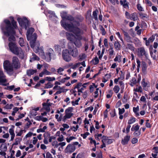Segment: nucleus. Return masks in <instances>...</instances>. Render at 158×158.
<instances>
[{
  "label": "nucleus",
  "mask_w": 158,
  "mask_h": 158,
  "mask_svg": "<svg viewBox=\"0 0 158 158\" xmlns=\"http://www.w3.org/2000/svg\"><path fill=\"white\" fill-rule=\"evenodd\" d=\"M142 85L143 87H146L148 85V83L145 81L144 79L142 80Z\"/></svg>",
  "instance_id": "obj_59"
},
{
  "label": "nucleus",
  "mask_w": 158,
  "mask_h": 158,
  "mask_svg": "<svg viewBox=\"0 0 158 158\" xmlns=\"http://www.w3.org/2000/svg\"><path fill=\"white\" fill-rule=\"evenodd\" d=\"M39 60V58L35 54H32L30 58V61L32 62L34 60Z\"/></svg>",
  "instance_id": "obj_27"
},
{
  "label": "nucleus",
  "mask_w": 158,
  "mask_h": 158,
  "mask_svg": "<svg viewBox=\"0 0 158 158\" xmlns=\"http://www.w3.org/2000/svg\"><path fill=\"white\" fill-rule=\"evenodd\" d=\"M55 77H45V80L46 81H55Z\"/></svg>",
  "instance_id": "obj_40"
},
{
  "label": "nucleus",
  "mask_w": 158,
  "mask_h": 158,
  "mask_svg": "<svg viewBox=\"0 0 158 158\" xmlns=\"http://www.w3.org/2000/svg\"><path fill=\"white\" fill-rule=\"evenodd\" d=\"M72 43L70 42L69 44L68 48L70 49V53L71 55L73 57H76L78 56L79 52L78 49L76 48H74L72 49L70 47V45H71Z\"/></svg>",
  "instance_id": "obj_14"
},
{
  "label": "nucleus",
  "mask_w": 158,
  "mask_h": 158,
  "mask_svg": "<svg viewBox=\"0 0 158 158\" xmlns=\"http://www.w3.org/2000/svg\"><path fill=\"white\" fill-rule=\"evenodd\" d=\"M127 48L132 51H134L135 50V48L131 44H127Z\"/></svg>",
  "instance_id": "obj_49"
},
{
  "label": "nucleus",
  "mask_w": 158,
  "mask_h": 158,
  "mask_svg": "<svg viewBox=\"0 0 158 158\" xmlns=\"http://www.w3.org/2000/svg\"><path fill=\"white\" fill-rule=\"evenodd\" d=\"M89 134V133L88 132H86L84 134H81V135L84 139H85L86 138L87 136Z\"/></svg>",
  "instance_id": "obj_60"
},
{
  "label": "nucleus",
  "mask_w": 158,
  "mask_h": 158,
  "mask_svg": "<svg viewBox=\"0 0 158 158\" xmlns=\"http://www.w3.org/2000/svg\"><path fill=\"white\" fill-rule=\"evenodd\" d=\"M44 139L43 142L45 144L48 143V138H49L48 141L49 142H52V140H55L56 139V137L54 136H50V134L48 132H45L44 134Z\"/></svg>",
  "instance_id": "obj_11"
},
{
  "label": "nucleus",
  "mask_w": 158,
  "mask_h": 158,
  "mask_svg": "<svg viewBox=\"0 0 158 158\" xmlns=\"http://www.w3.org/2000/svg\"><path fill=\"white\" fill-rule=\"evenodd\" d=\"M99 61V60L97 57H96L92 60V62L94 64H98Z\"/></svg>",
  "instance_id": "obj_46"
},
{
  "label": "nucleus",
  "mask_w": 158,
  "mask_h": 158,
  "mask_svg": "<svg viewBox=\"0 0 158 158\" xmlns=\"http://www.w3.org/2000/svg\"><path fill=\"white\" fill-rule=\"evenodd\" d=\"M12 66L15 69H18L20 67V64L19 60L16 56H14L12 58Z\"/></svg>",
  "instance_id": "obj_13"
},
{
  "label": "nucleus",
  "mask_w": 158,
  "mask_h": 158,
  "mask_svg": "<svg viewBox=\"0 0 158 158\" xmlns=\"http://www.w3.org/2000/svg\"><path fill=\"white\" fill-rule=\"evenodd\" d=\"M130 19L134 21L137 20V17L135 13H133L131 15V16L130 17Z\"/></svg>",
  "instance_id": "obj_38"
},
{
  "label": "nucleus",
  "mask_w": 158,
  "mask_h": 158,
  "mask_svg": "<svg viewBox=\"0 0 158 158\" xmlns=\"http://www.w3.org/2000/svg\"><path fill=\"white\" fill-rule=\"evenodd\" d=\"M19 110V108L17 107H15L13 109V111L12 112V115H15V113L17 112Z\"/></svg>",
  "instance_id": "obj_56"
},
{
  "label": "nucleus",
  "mask_w": 158,
  "mask_h": 158,
  "mask_svg": "<svg viewBox=\"0 0 158 158\" xmlns=\"http://www.w3.org/2000/svg\"><path fill=\"white\" fill-rule=\"evenodd\" d=\"M109 54L110 56H112L113 55L114 53V51L113 48L112 46H110V48L108 50Z\"/></svg>",
  "instance_id": "obj_48"
},
{
  "label": "nucleus",
  "mask_w": 158,
  "mask_h": 158,
  "mask_svg": "<svg viewBox=\"0 0 158 158\" xmlns=\"http://www.w3.org/2000/svg\"><path fill=\"white\" fill-rule=\"evenodd\" d=\"M6 81V76L3 73L2 71L0 70V84L6 85L5 83Z\"/></svg>",
  "instance_id": "obj_16"
},
{
  "label": "nucleus",
  "mask_w": 158,
  "mask_h": 158,
  "mask_svg": "<svg viewBox=\"0 0 158 158\" xmlns=\"http://www.w3.org/2000/svg\"><path fill=\"white\" fill-rule=\"evenodd\" d=\"M81 64V63L78 62L74 64H70V66H71V68L73 69H75L79 67Z\"/></svg>",
  "instance_id": "obj_31"
},
{
  "label": "nucleus",
  "mask_w": 158,
  "mask_h": 158,
  "mask_svg": "<svg viewBox=\"0 0 158 158\" xmlns=\"http://www.w3.org/2000/svg\"><path fill=\"white\" fill-rule=\"evenodd\" d=\"M66 36L68 40L71 42H73L76 39L74 36L73 34L69 32L66 33Z\"/></svg>",
  "instance_id": "obj_23"
},
{
  "label": "nucleus",
  "mask_w": 158,
  "mask_h": 158,
  "mask_svg": "<svg viewBox=\"0 0 158 158\" xmlns=\"http://www.w3.org/2000/svg\"><path fill=\"white\" fill-rule=\"evenodd\" d=\"M121 58L122 56L121 55L117 54L115 57L114 59V61L115 62H117L119 63L121 61Z\"/></svg>",
  "instance_id": "obj_29"
},
{
  "label": "nucleus",
  "mask_w": 158,
  "mask_h": 158,
  "mask_svg": "<svg viewBox=\"0 0 158 158\" xmlns=\"http://www.w3.org/2000/svg\"><path fill=\"white\" fill-rule=\"evenodd\" d=\"M75 146L74 144H69L65 149L66 153H71L73 152L75 150Z\"/></svg>",
  "instance_id": "obj_15"
},
{
  "label": "nucleus",
  "mask_w": 158,
  "mask_h": 158,
  "mask_svg": "<svg viewBox=\"0 0 158 158\" xmlns=\"http://www.w3.org/2000/svg\"><path fill=\"white\" fill-rule=\"evenodd\" d=\"M139 110V106H137L136 107H134L133 108V111L135 113V115L136 116L139 115V113L138 112Z\"/></svg>",
  "instance_id": "obj_33"
},
{
  "label": "nucleus",
  "mask_w": 158,
  "mask_h": 158,
  "mask_svg": "<svg viewBox=\"0 0 158 158\" xmlns=\"http://www.w3.org/2000/svg\"><path fill=\"white\" fill-rule=\"evenodd\" d=\"M53 86V85L51 84V83L49 82L47 84H45V86L44 87L45 89H48L52 88Z\"/></svg>",
  "instance_id": "obj_47"
},
{
  "label": "nucleus",
  "mask_w": 158,
  "mask_h": 158,
  "mask_svg": "<svg viewBox=\"0 0 158 158\" xmlns=\"http://www.w3.org/2000/svg\"><path fill=\"white\" fill-rule=\"evenodd\" d=\"M30 114L32 116H35L37 114V112L32 109L30 112Z\"/></svg>",
  "instance_id": "obj_55"
},
{
  "label": "nucleus",
  "mask_w": 158,
  "mask_h": 158,
  "mask_svg": "<svg viewBox=\"0 0 158 158\" xmlns=\"http://www.w3.org/2000/svg\"><path fill=\"white\" fill-rule=\"evenodd\" d=\"M9 46L10 50L13 53L18 55L21 58L23 59L24 57V53L21 48L18 47L14 43H10Z\"/></svg>",
  "instance_id": "obj_3"
},
{
  "label": "nucleus",
  "mask_w": 158,
  "mask_h": 158,
  "mask_svg": "<svg viewBox=\"0 0 158 158\" xmlns=\"http://www.w3.org/2000/svg\"><path fill=\"white\" fill-rule=\"evenodd\" d=\"M61 16L63 19H65L66 20H68L70 21H72V22H70L69 23H67L64 20H62L61 21L60 23H61V22L62 21H64V23H73V22L75 21L76 22H79L78 20L77 19H76L75 20H74L73 18L70 15H68L67 14V13L66 12H63L62 13H61Z\"/></svg>",
  "instance_id": "obj_7"
},
{
  "label": "nucleus",
  "mask_w": 158,
  "mask_h": 158,
  "mask_svg": "<svg viewBox=\"0 0 158 158\" xmlns=\"http://www.w3.org/2000/svg\"><path fill=\"white\" fill-rule=\"evenodd\" d=\"M114 45L116 50H120L121 45L118 41H115L114 43Z\"/></svg>",
  "instance_id": "obj_26"
},
{
  "label": "nucleus",
  "mask_w": 158,
  "mask_h": 158,
  "mask_svg": "<svg viewBox=\"0 0 158 158\" xmlns=\"http://www.w3.org/2000/svg\"><path fill=\"white\" fill-rule=\"evenodd\" d=\"M134 91L135 92H139L141 93L142 92V89L141 86H139L138 88L134 89Z\"/></svg>",
  "instance_id": "obj_51"
},
{
  "label": "nucleus",
  "mask_w": 158,
  "mask_h": 158,
  "mask_svg": "<svg viewBox=\"0 0 158 158\" xmlns=\"http://www.w3.org/2000/svg\"><path fill=\"white\" fill-rule=\"evenodd\" d=\"M70 79V77H64L63 78L61 79L60 80V82L61 83H64L67 80H68Z\"/></svg>",
  "instance_id": "obj_52"
},
{
  "label": "nucleus",
  "mask_w": 158,
  "mask_h": 158,
  "mask_svg": "<svg viewBox=\"0 0 158 158\" xmlns=\"http://www.w3.org/2000/svg\"><path fill=\"white\" fill-rule=\"evenodd\" d=\"M44 74V75H51L52 74V73L48 71L46 69H44L43 71Z\"/></svg>",
  "instance_id": "obj_58"
},
{
  "label": "nucleus",
  "mask_w": 158,
  "mask_h": 158,
  "mask_svg": "<svg viewBox=\"0 0 158 158\" xmlns=\"http://www.w3.org/2000/svg\"><path fill=\"white\" fill-rule=\"evenodd\" d=\"M102 138V142H105L107 144H110L113 141V139H109L108 137L105 136H103Z\"/></svg>",
  "instance_id": "obj_19"
},
{
  "label": "nucleus",
  "mask_w": 158,
  "mask_h": 158,
  "mask_svg": "<svg viewBox=\"0 0 158 158\" xmlns=\"http://www.w3.org/2000/svg\"><path fill=\"white\" fill-rule=\"evenodd\" d=\"M120 90V88L118 85H115L114 88L113 90L116 93H118Z\"/></svg>",
  "instance_id": "obj_41"
},
{
  "label": "nucleus",
  "mask_w": 158,
  "mask_h": 158,
  "mask_svg": "<svg viewBox=\"0 0 158 158\" xmlns=\"http://www.w3.org/2000/svg\"><path fill=\"white\" fill-rule=\"evenodd\" d=\"M34 31V29L32 27L29 28L27 31L26 34L27 37V40H30V42L32 40H35V42L36 41V40L37 38L36 34L34 33L32 35H31L32 34Z\"/></svg>",
  "instance_id": "obj_6"
},
{
  "label": "nucleus",
  "mask_w": 158,
  "mask_h": 158,
  "mask_svg": "<svg viewBox=\"0 0 158 158\" xmlns=\"http://www.w3.org/2000/svg\"><path fill=\"white\" fill-rule=\"evenodd\" d=\"M81 40H79L77 37V39H75L73 42L77 47L80 48L82 46Z\"/></svg>",
  "instance_id": "obj_24"
},
{
  "label": "nucleus",
  "mask_w": 158,
  "mask_h": 158,
  "mask_svg": "<svg viewBox=\"0 0 158 158\" xmlns=\"http://www.w3.org/2000/svg\"><path fill=\"white\" fill-rule=\"evenodd\" d=\"M131 127V126L130 125L128 124L126 129L124 128L123 130V133H126L127 134L130 131V129Z\"/></svg>",
  "instance_id": "obj_34"
},
{
  "label": "nucleus",
  "mask_w": 158,
  "mask_h": 158,
  "mask_svg": "<svg viewBox=\"0 0 158 158\" xmlns=\"http://www.w3.org/2000/svg\"><path fill=\"white\" fill-rule=\"evenodd\" d=\"M82 83H78L77 85H76L74 88V92H75L76 91L75 90V89H77L78 90V93H82L84 89V88L82 87Z\"/></svg>",
  "instance_id": "obj_20"
},
{
  "label": "nucleus",
  "mask_w": 158,
  "mask_h": 158,
  "mask_svg": "<svg viewBox=\"0 0 158 158\" xmlns=\"http://www.w3.org/2000/svg\"><path fill=\"white\" fill-rule=\"evenodd\" d=\"M57 140L59 142H62L64 140V136L63 135H61V136H59L57 139Z\"/></svg>",
  "instance_id": "obj_63"
},
{
  "label": "nucleus",
  "mask_w": 158,
  "mask_h": 158,
  "mask_svg": "<svg viewBox=\"0 0 158 158\" xmlns=\"http://www.w3.org/2000/svg\"><path fill=\"white\" fill-rule=\"evenodd\" d=\"M64 68L60 67L57 69V72L60 75H62V72L64 70Z\"/></svg>",
  "instance_id": "obj_57"
},
{
  "label": "nucleus",
  "mask_w": 158,
  "mask_h": 158,
  "mask_svg": "<svg viewBox=\"0 0 158 158\" xmlns=\"http://www.w3.org/2000/svg\"><path fill=\"white\" fill-rule=\"evenodd\" d=\"M147 65L146 63H143L142 65V70L143 73L145 74L146 73Z\"/></svg>",
  "instance_id": "obj_28"
},
{
  "label": "nucleus",
  "mask_w": 158,
  "mask_h": 158,
  "mask_svg": "<svg viewBox=\"0 0 158 158\" xmlns=\"http://www.w3.org/2000/svg\"><path fill=\"white\" fill-rule=\"evenodd\" d=\"M57 90H58L56 92V93L55 94V95H57L58 94H59L62 93L66 92L67 91H68V89H64L63 87H62V88H60V89H57Z\"/></svg>",
  "instance_id": "obj_25"
},
{
  "label": "nucleus",
  "mask_w": 158,
  "mask_h": 158,
  "mask_svg": "<svg viewBox=\"0 0 158 158\" xmlns=\"http://www.w3.org/2000/svg\"><path fill=\"white\" fill-rule=\"evenodd\" d=\"M140 126L138 124H135L132 126L131 130L134 131V134L136 136H139L141 134L140 131L139 130Z\"/></svg>",
  "instance_id": "obj_12"
},
{
  "label": "nucleus",
  "mask_w": 158,
  "mask_h": 158,
  "mask_svg": "<svg viewBox=\"0 0 158 158\" xmlns=\"http://www.w3.org/2000/svg\"><path fill=\"white\" fill-rule=\"evenodd\" d=\"M0 148L1 150L4 151H6L7 149V148L6 146L5 145H4L3 144H2Z\"/></svg>",
  "instance_id": "obj_53"
},
{
  "label": "nucleus",
  "mask_w": 158,
  "mask_h": 158,
  "mask_svg": "<svg viewBox=\"0 0 158 158\" xmlns=\"http://www.w3.org/2000/svg\"><path fill=\"white\" fill-rule=\"evenodd\" d=\"M56 58V56L52 49L48 48L46 50L44 56H43V59L47 62H50L52 59L54 60Z\"/></svg>",
  "instance_id": "obj_5"
},
{
  "label": "nucleus",
  "mask_w": 158,
  "mask_h": 158,
  "mask_svg": "<svg viewBox=\"0 0 158 158\" xmlns=\"http://www.w3.org/2000/svg\"><path fill=\"white\" fill-rule=\"evenodd\" d=\"M36 72V69H29L27 70V75L29 76H31V75H33Z\"/></svg>",
  "instance_id": "obj_30"
},
{
  "label": "nucleus",
  "mask_w": 158,
  "mask_h": 158,
  "mask_svg": "<svg viewBox=\"0 0 158 158\" xmlns=\"http://www.w3.org/2000/svg\"><path fill=\"white\" fill-rule=\"evenodd\" d=\"M10 63L8 60L5 61L3 63V66L4 69L8 72H12L13 71V68L10 67L9 66Z\"/></svg>",
  "instance_id": "obj_17"
},
{
  "label": "nucleus",
  "mask_w": 158,
  "mask_h": 158,
  "mask_svg": "<svg viewBox=\"0 0 158 158\" xmlns=\"http://www.w3.org/2000/svg\"><path fill=\"white\" fill-rule=\"evenodd\" d=\"M139 15L140 17L143 19L147 18V15L145 14H143L142 13H140L139 14Z\"/></svg>",
  "instance_id": "obj_42"
},
{
  "label": "nucleus",
  "mask_w": 158,
  "mask_h": 158,
  "mask_svg": "<svg viewBox=\"0 0 158 158\" xmlns=\"http://www.w3.org/2000/svg\"><path fill=\"white\" fill-rule=\"evenodd\" d=\"M97 87V86L96 85L94 84H93V85H90L89 86L90 92L91 93L92 92L94 91V88H96Z\"/></svg>",
  "instance_id": "obj_45"
},
{
  "label": "nucleus",
  "mask_w": 158,
  "mask_h": 158,
  "mask_svg": "<svg viewBox=\"0 0 158 158\" xmlns=\"http://www.w3.org/2000/svg\"><path fill=\"white\" fill-rule=\"evenodd\" d=\"M31 46L34 51L38 53L43 59V56H44L45 53L43 50V47L40 46V44L38 42H35V40H32L30 42Z\"/></svg>",
  "instance_id": "obj_4"
},
{
  "label": "nucleus",
  "mask_w": 158,
  "mask_h": 158,
  "mask_svg": "<svg viewBox=\"0 0 158 158\" xmlns=\"http://www.w3.org/2000/svg\"><path fill=\"white\" fill-rule=\"evenodd\" d=\"M26 131L24 130H20L19 132L17 133L16 132V135L17 136H21L22 134L23 133H25Z\"/></svg>",
  "instance_id": "obj_43"
},
{
  "label": "nucleus",
  "mask_w": 158,
  "mask_h": 158,
  "mask_svg": "<svg viewBox=\"0 0 158 158\" xmlns=\"http://www.w3.org/2000/svg\"><path fill=\"white\" fill-rule=\"evenodd\" d=\"M10 19L12 20L11 24L12 27L10 22L8 20L5 19L4 21L5 24L2 25L1 28L4 34L9 37V40L11 41L15 40L14 35L15 32L14 29L16 28L17 25L16 22L13 19V18L11 17Z\"/></svg>",
  "instance_id": "obj_1"
},
{
  "label": "nucleus",
  "mask_w": 158,
  "mask_h": 158,
  "mask_svg": "<svg viewBox=\"0 0 158 158\" xmlns=\"http://www.w3.org/2000/svg\"><path fill=\"white\" fill-rule=\"evenodd\" d=\"M19 43L20 45L21 46H24V41L23 38H19Z\"/></svg>",
  "instance_id": "obj_54"
},
{
  "label": "nucleus",
  "mask_w": 158,
  "mask_h": 158,
  "mask_svg": "<svg viewBox=\"0 0 158 158\" xmlns=\"http://www.w3.org/2000/svg\"><path fill=\"white\" fill-rule=\"evenodd\" d=\"M98 10H96L95 11L93 12V16L94 17V19L96 20L98 19L97 14L98 13Z\"/></svg>",
  "instance_id": "obj_37"
},
{
  "label": "nucleus",
  "mask_w": 158,
  "mask_h": 158,
  "mask_svg": "<svg viewBox=\"0 0 158 158\" xmlns=\"http://www.w3.org/2000/svg\"><path fill=\"white\" fill-rule=\"evenodd\" d=\"M73 110V108L69 107L66 109L65 110V115L63 118V120L70 118L73 115V114L72 113Z\"/></svg>",
  "instance_id": "obj_9"
},
{
  "label": "nucleus",
  "mask_w": 158,
  "mask_h": 158,
  "mask_svg": "<svg viewBox=\"0 0 158 158\" xmlns=\"http://www.w3.org/2000/svg\"><path fill=\"white\" fill-rule=\"evenodd\" d=\"M130 138V136L127 135L124 137L123 139L121 141V143L123 145L127 144L128 141H129Z\"/></svg>",
  "instance_id": "obj_22"
},
{
  "label": "nucleus",
  "mask_w": 158,
  "mask_h": 158,
  "mask_svg": "<svg viewBox=\"0 0 158 158\" xmlns=\"http://www.w3.org/2000/svg\"><path fill=\"white\" fill-rule=\"evenodd\" d=\"M62 56L63 59L66 62L70 61L71 57L70 56L69 51L67 49H64L62 52Z\"/></svg>",
  "instance_id": "obj_10"
},
{
  "label": "nucleus",
  "mask_w": 158,
  "mask_h": 158,
  "mask_svg": "<svg viewBox=\"0 0 158 158\" xmlns=\"http://www.w3.org/2000/svg\"><path fill=\"white\" fill-rule=\"evenodd\" d=\"M17 20L19 24V25L22 28H25L26 29L29 25V22L28 20L25 17L23 18H18Z\"/></svg>",
  "instance_id": "obj_8"
},
{
  "label": "nucleus",
  "mask_w": 158,
  "mask_h": 158,
  "mask_svg": "<svg viewBox=\"0 0 158 158\" xmlns=\"http://www.w3.org/2000/svg\"><path fill=\"white\" fill-rule=\"evenodd\" d=\"M76 138L74 136H70L69 137H67L66 138V140L68 143H69L73 139H74Z\"/></svg>",
  "instance_id": "obj_50"
},
{
  "label": "nucleus",
  "mask_w": 158,
  "mask_h": 158,
  "mask_svg": "<svg viewBox=\"0 0 158 158\" xmlns=\"http://www.w3.org/2000/svg\"><path fill=\"white\" fill-rule=\"evenodd\" d=\"M80 100V98H79L77 99L75 101H72L71 103L72 104V105L74 106L75 105H78V102Z\"/></svg>",
  "instance_id": "obj_44"
},
{
  "label": "nucleus",
  "mask_w": 158,
  "mask_h": 158,
  "mask_svg": "<svg viewBox=\"0 0 158 158\" xmlns=\"http://www.w3.org/2000/svg\"><path fill=\"white\" fill-rule=\"evenodd\" d=\"M44 106V108L48 112L50 110V108L49 106H48L46 103H44L43 104Z\"/></svg>",
  "instance_id": "obj_39"
},
{
  "label": "nucleus",
  "mask_w": 158,
  "mask_h": 158,
  "mask_svg": "<svg viewBox=\"0 0 158 158\" xmlns=\"http://www.w3.org/2000/svg\"><path fill=\"white\" fill-rule=\"evenodd\" d=\"M73 22V23H64V21L61 22V26L66 30L73 33L79 40H83L86 41L87 39L85 37L82 36L83 31L77 27L80 25L79 22Z\"/></svg>",
  "instance_id": "obj_2"
},
{
  "label": "nucleus",
  "mask_w": 158,
  "mask_h": 158,
  "mask_svg": "<svg viewBox=\"0 0 158 158\" xmlns=\"http://www.w3.org/2000/svg\"><path fill=\"white\" fill-rule=\"evenodd\" d=\"M14 126H12V127L9 129V132L11 135V141H13L15 138V134L14 131Z\"/></svg>",
  "instance_id": "obj_21"
},
{
  "label": "nucleus",
  "mask_w": 158,
  "mask_h": 158,
  "mask_svg": "<svg viewBox=\"0 0 158 158\" xmlns=\"http://www.w3.org/2000/svg\"><path fill=\"white\" fill-rule=\"evenodd\" d=\"M119 110V115L122 114H123L125 112V109L124 108L120 109V108H118Z\"/></svg>",
  "instance_id": "obj_62"
},
{
  "label": "nucleus",
  "mask_w": 158,
  "mask_h": 158,
  "mask_svg": "<svg viewBox=\"0 0 158 158\" xmlns=\"http://www.w3.org/2000/svg\"><path fill=\"white\" fill-rule=\"evenodd\" d=\"M136 119L134 117H131L130 118V119L128 120L127 124L128 125L133 124L136 121Z\"/></svg>",
  "instance_id": "obj_32"
},
{
  "label": "nucleus",
  "mask_w": 158,
  "mask_h": 158,
  "mask_svg": "<svg viewBox=\"0 0 158 158\" xmlns=\"http://www.w3.org/2000/svg\"><path fill=\"white\" fill-rule=\"evenodd\" d=\"M66 145L65 142H62L58 143V147L60 146V147L61 148V149H63V147Z\"/></svg>",
  "instance_id": "obj_61"
},
{
  "label": "nucleus",
  "mask_w": 158,
  "mask_h": 158,
  "mask_svg": "<svg viewBox=\"0 0 158 158\" xmlns=\"http://www.w3.org/2000/svg\"><path fill=\"white\" fill-rule=\"evenodd\" d=\"M55 140L53 141H52L51 144L52 146L54 147V148H57L58 147V143L57 141L56 140V139L54 140Z\"/></svg>",
  "instance_id": "obj_36"
},
{
  "label": "nucleus",
  "mask_w": 158,
  "mask_h": 158,
  "mask_svg": "<svg viewBox=\"0 0 158 158\" xmlns=\"http://www.w3.org/2000/svg\"><path fill=\"white\" fill-rule=\"evenodd\" d=\"M138 55L139 56H147V54L146 53L144 48H140L138 49Z\"/></svg>",
  "instance_id": "obj_18"
},
{
  "label": "nucleus",
  "mask_w": 158,
  "mask_h": 158,
  "mask_svg": "<svg viewBox=\"0 0 158 158\" xmlns=\"http://www.w3.org/2000/svg\"><path fill=\"white\" fill-rule=\"evenodd\" d=\"M46 156V158H53L52 155L49 152H47Z\"/></svg>",
  "instance_id": "obj_64"
},
{
  "label": "nucleus",
  "mask_w": 158,
  "mask_h": 158,
  "mask_svg": "<svg viewBox=\"0 0 158 158\" xmlns=\"http://www.w3.org/2000/svg\"><path fill=\"white\" fill-rule=\"evenodd\" d=\"M47 129V127L46 126H44L42 128H40L38 129L37 130V132L38 133L40 132H45V130Z\"/></svg>",
  "instance_id": "obj_35"
}]
</instances>
